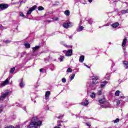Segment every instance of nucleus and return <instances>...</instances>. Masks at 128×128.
I'll return each instance as SVG.
<instances>
[{"label":"nucleus","instance_id":"nucleus-36","mask_svg":"<svg viewBox=\"0 0 128 128\" xmlns=\"http://www.w3.org/2000/svg\"><path fill=\"white\" fill-rule=\"evenodd\" d=\"M118 122H120V119L118 118H117L116 120H114V124H117Z\"/></svg>","mask_w":128,"mask_h":128},{"label":"nucleus","instance_id":"nucleus-22","mask_svg":"<svg viewBox=\"0 0 128 128\" xmlns=\"http://www.w3.org/2000/svg\"><path fill=\"white\" fill-rule=\"evenodd\" d=\"M24 82L22 79L20 82V88H24Z\"/></svg>","mask_w":128,"mask_h":128},{"label":"nucleus","instance_id":"nucleus-20","mask_svg":"<svg viewBox=\"0 0 128 128\" xmlns=\"http://www.w3.org/2000/svg\"><path fill=\"white\" fill-rule=\"evenodd\" d=\"M106 80H110V73H107L105 76Z\"/></svg>","mask_w":128,"mask_h":128},{"label":"nucleus","instance_id":"nucleus-37","mask_svg":"<svg viewBox=\"0 0 128 128\" xmlns=\"http://www.w3.org/2000/svg\"><path fill=\"white\" fill-rule=\"evenodd\" d=\"M4 110V106H0V114Z\"/></svg>","mask_w":128,"mask_h":128},{"label":"nucleus","instance_id":"nucleus-19","mask_svg":"<svg viewBox=\"0 0 128 128\" xmlns=\"http://www.w3.org/2000/svg\"><path fill=\"white\" fill-rule=\"evenodd\" d=\"M40 48V46H36L35 47H34L32 48L33 52H36V50H38V48Z\"/></svg>","mask_w":128,"mask_h":128},{"label":"nucleus","instance_id":"nucleus-62","mask_svg":"<svg viewBox=\"0 0 128 128\" xmlns=\"http://www.w3.org/2000/svg\"><path fill=\"white\" fill-rule=\"evenodd\" d=\"M35 98H36V96H35Z\"/></svg>","mask_w":128,"mask_h":128},{"label":"nucleus","instance_id":"nucleus-63","mask_svg":"<svg viewBox=\"0 0 128 128\" xmlns=\"http://www.w3.org/2000/svg\"><path fill=\"white\" fill-rule=\"evenodd\" d=\"M17 106H18V105H16Z\"/></svg>","mask_w":128,"mask_h":128},{"label":"nucleus","instance_id":"nucleus-41","mask_svg":"<svg viewBox=\"0 0 128 128\" xmlns=\"http://www.w3.org/2000/svg\"><path fill=\"white\" fill-rule=\"evenodd\" d=\"M4 42H6V44H10V40H6L4 41Z\"/></svg>","mask_w":128,"mask_h":128},{"label":"nucleus","instance_id":"nucleus-32","mask_svg":"<svg viewBox=\"0 0 128 128\" xmlns=\"http://www.w3.org/2000/svg\"><path fill=\"white\" fill-rule=\"evenodd\" d=\"M44 10V8L42 6L38 7V10Z\"/></svg>","mask_w":128,"mask_h":128},{"label":"nucleus","instance_id":"nucleus-33","mask_svg":"<svg viewBox=\"0 0 128 128\" xmlns=\"http://www.w3.org/2000/svg\"><path fill=\"white\" fill-rule=\"evenodd\" d=\"M20 16H21L22 18H24L26 16L24 14V13L22 12H20Z\"/></svg>","mask_w":128,"mask_h":128},{"label":"nucleus","instance_id":"nucleus-35","mask_svg":"<svg viewBox=\"0 0 128 128\" xmlns=\"http://www.w3.org/2000/svg\"><path fill=\"white\" fill-rule=\"evenodd\" d=\"M15 70H16V68H12L10 72V74H12V72H14Z\"/></svg>","mask_w":128,"mask_h":128},{"label":"nucleus","instance_id":"nucleus-42","mask_svg":"<svg viewBox=\"0 0 128 128\" xmlns=\"http://www.w3.org/2000/svg\"><path fill=\"white\" fill-rule=\"evenodd\" d=\"M84 64L85 66H86V68H90V66L86 65L85 63H84Z\"/></svg>","mask_w":128,"mask_h":128},{"label":"nucleus","instance_id":"nucleus-44","mask_svg":"<svg viewBox=\"0 0 128 128\" xmlns=\"http://www.w3.org/2000/svg\"><path fill=\"white\" fill-rule=\"evenodd\" d=\"M62 44H63V46H68L66 44H64V42H62Z\"/></svg>","mask_w":128,"mask_h":128},{"label":"nucleus","instance_id":"nucleus-34","mask_svg":"<svg viewBox=\"0 0 128 128\" xmlns=\"http://www.w3.org/2000/svg\"><path fill=\"white\" fill-rule=\"evenodd\" d=\"M66 72H72V68H68Z\"/></svg>","mask_w":128,"mask_h":128},{"label":"nucleus","instance_id":"nucleus-27","mask_svg":"<svg viewBox=\"0 0 128 128\" xmlns=\"http://www.w3.org/2000/svg\"><path fill=\"white\" fill-rule=\"evenodd\" d=\"M64 56H60V57L59 58V60H60V62H64Z\"/></svg>","mask_w":128,"mask_h":128},{"label":"nucleus","instance_id":"nucleus-40","mask_svg":"<svg viewBox=\"0 0 128 128\" xmlns=\"http://www.w3.org/2000/svg\"><path fill=\"white\" fill-rule=\"evenodd\" d=\"M59 20L58 18H53V20H54V22H56L57 20Z\"/></svg>","mask_w":128,"mask_h":128},{"label":"nucleus","instance_id":"nucleus-12","mask_svg":"<svg viewBox=\"0 0 128 128\" xmlns=\"http://www.w3.org/2000/svg\"><path fill=\"white\" fill-rule=\"evenodd\" d=\"M108 82L106 80H104L102 82V84L100 86V88H104L106 86V84H108Z\"/></svg>","mask_w":128,"mask_h":128},{"label":"nucleus","instance_id":"nucleus-57","mask_svg":"<svg viewBox=\"0 0 128 128\" xmlns=\"http://www.w3.org/2000/svg\"><path fill=\"white\" fill-rule=\"evenodd\" d=\"M36 100H34V104H36Z\"/></svg>","mask_w":128,"mask_h":128},{"label":"nucleus","instance_id":"nucleus-43","mask_svg":"<svg viewBox=\"0 0 128 128\" xmlns=\"http://www.w3.org/2000/svg\"><path fill=\"white\" fill-rule=\"evenodd\" d=\"M63 117H64V116H59L58 117V118L62 120V118Z\"/></svg>","mask_w":128,"mask_h":128},{"label":"nucleus","instance_id":"nucleus-47","mask_svg":"<svg viewBox=\"0 0 128 128\" xmlns=\"http://www.w3.org/2000/svg\"><path fill=\"white\" fill-rule=\"evenodd\" d=\"M80 118H84V120L85 118L88 119V117H86V116H84V117L81 116V117H80Z\"/></svg>","mask_w":128,"mask_h":128},{"label":"nucleus","instance_id":"nucleus-46","mask_svg":"<svg viewBox=\"0 0 128 128\" xmlns=\"http://www.w3.org/2000/svg\"><path fill=\"white\" fill-rule=\"evenodd\" d=\"M34 96H36V94H34L32 96H31L32 100L34 101Z\"/></svg>","mask_w":128,"mask_h":128},{"label":"nucleus","instance_id":"nucleus-31","mask_svg":"<svg viewBox=\"0 0 128 128\" xmlns=\"http://www.w3.org/2000/svg\"><path fill=\"white\" fill-rule=\"evenodd\" d=\"M60 122H62V121H60V120L58 121V126H57L58 128L62 126V124H60Z\"/></svg>","mask_w":128,"mask_h":128},{"label":"nucleus","instance_id":"nucleus-45","mask_svg":"<svg viewBox=\"0 0 128 128\" xmlns=\"http://www.w3.org/2000/svg\"><path fill=\"white\" fill-rule=\"evenodd\" d=\"M116 104H117L118 105L120 104V100H118L116 102Z\"/></svg>","mask_w":128,"mask_h":128},{"label":"nucleus","instance_id":"nucleus-60","mask_svg":"<svg viewBox=\"0 0 128 128\" xmlns=\"http://www.w3.org/2000/svg\"><path fill=\"white\" fill-rule=\"evenodd\" d=\"M22 2H24L22 1V2H20V4H22Z\"/></svg>","mask_w":128,"mask_h":128},{"label":"nucleus","instance_id":"nucleus-59","mask_svg":"<svg viewBox=\"0 0 128 128\" xmlns=\"http://www.w3.org/2000/svg\"><path fill=\"white\" fill-rule=\"evenodd\" d=\"M16 30H18V26H16Z\"/></svg>","mask_w":128,"mask_h":128},{"label":"nucleus","instance_id":"nucleus-55","mask_svg":"<svg viewBox=\"0 0 128 128\" xmlns=\"http://www.w3.org/2000/svg\"><path fill=\"white\" fill-rule=\"evenodd\" d=\"M26 122H28V120L26 121L25 122H24V124H26Z\"/></svg>","mask_w":128,"mask_h":128},{"label":"nucleus","instance_id":"nucleus-29","mask_svg":"<svg viewBox=\"0 0 128 128\" xmlns=\"http://www.w3.org/2000/svg\"><path fill=\"white\" fill-rule=\"evenodd\" d=\"M88 22L89 24H92V22H94V21L92 20V18H90L88 20Z\"/></svg>","mask_w":128,"mask_h":128},{"label":"nucleus","instance_id":"nucleus-48","mask_svg":"<svg viewBox=\"0 0 128 128\" xmlns=\"http://www.w3.org/2000/svg\"><path fill=\"white\" fill-rule=\"evenodd\" d=\"M86 126H89V127L90 126V124L88 123H86Z\"/></svg>","mask_w":128,"mask_h":128},{"label":"nucleus","instance_id":"nucleus-9","mask_svg":"<svg viewBox=\"0 0 128 128\" xmlns=\"http://www.w3.org/2000/svg\"><path fill=\"white\" fill-rule=\"evenodd\" d=\"M82 21H80L79 24H78V27L77 28L76 30L78 32H82L84 28V26H82Z\"/></svg>","mask_w":128,"mask_h":128},{"label":"nucleus","instance_id":"nucleus-30","mask_svg":"<svg viewBox=\"0 0 128 128\" xmlns=\"http://www.w3.org/2000/svg\"><path fill=\"white\" fill-rule=\"evenodd\" d=\"M64 14H66L67 16H70V10H66L64 12Z\"/></svg>","mask_w":128,"mask_h":128},{"label":"nucleus","instance_id":"nucleus-49","mask_svg":"<svg viewBox=\"0 0 128 128\" xmlns=\"http://www.w3.org/2000/svg\"><path fill=\"white\" fill-rule=\"evenodd\" d=\"M68 38L70 40L71 38H72V36H68Z\"/></svg>","mask_w":128,"mask_h":128},{"label":"nucleus","instance_id":"nucleus-4","mask_svg":"<svg viewBox=\"0 0 128 128\" xmlns=\"http://www.w3.org/2000/svg\"><path fill=\"white\" fill-rule=\"evenodd\" d=\"M62 26L64 28H71V26H74V23L71 22H64Z\"/></svg>","mask_w":128,"mask_h":128},{"label":"nucleus","instance_id":"nucleus-25","mask_svg":"<svg viewBox=\"0 0 128 128\" xmlns=\"http://www.w3.org/2000/svg\"><path fill=\"white\" fill-rule=\"evenodd\" d=\"M120 90H116V91L115 92V96H120Z\"/></svg>","mask_w":128,"mask_h":128},{"label":"nucleus","instance_id":"nucleus-38","mask_svg":"<svg viewBox=\"0 0 128 128\" xmlns=\"http://www.w3.org/2000/svg\"><path fill=\"white\" fill-rule=\"evenodd\" d=\"M62 82H64V84L66 82V78H62Z\"/></svg>","mask_w":128,"mask_h":128},{"label":"nucleus","instance_id":"nucleus-39","mask_svg":"<svg viewBox=\"0 0 128 128\" xmlns=\"http://www.w3.org/2000/svg\"><path fill=\"white\" fill-rule=\"evenodd\" d=\"M110 4H114V2H118V0H116L114 1V0H112L110 1Z\"/></svg>","mask_w":128,"mask_h":128},{"label":"nucleus","instance_id":"nucleus-61","mask_svg":"<svg viewBox=\"0 0 128 128\" xmlns=\"http://www.w3.org/2000/svg\"><path fill=\"white\" fill-rule=\"evenodd\" d=\"M18 4V3L16 2V3H14V4Z\"/></svg>","mask_w":128,"mask_h":128},{"label":"nucleus","instance_id":"nucleus-2","mask_svg":"<svg viewBox=\"0 0 128 128\" xmlns=\"http://www.w3.org/2000/svg\"><path fill=\"white\" fill-rule=\"evenodd\" d=\"M98 82V76H94L92 78V82L90 84L88 83L87 84V88H90L92 90H94Z\"/></svg>","mask_w":128,"mask_h":128},{"label":"nucleus","instance_id":"nucleus-14","mask_svg":"<svg viewBox=\"0 0 128 128\" xmlns=\"http://www.w3.org/2000/svg\"><path fill=\"white\" fill-rule=\"evenodd\" d=\"M123 64H124V68L126 70H128V61H124Z\"/></svg>","mask_w":128,"mask_h":128},{"label":"nucleus","instance_id":"nucleus-51","mask_svg":"<svg viewBox=\"0 0 128 128\" xmlns=\"http://www.w3.org/2000/svg\"><path fill=\"white\" fill-rule=\"evenodd\" d=\"M23 110H25V112H26V106H24V107H23Z\"/></svg>","mask_w":128,"mask_h":128},{"label":"nucleus","instance_id":"nucleus-28","mask_svg":"<svg viewBox=\"0 0 128 128\" xmlns=\"http://www.w3.org/2000/svg\"><path fill=\"white\" fill-rule=\"evenodd\" d=\"M74 76H76V74H72V75L70 77V82H72V80L74 78Z\"/></svg>","mask_w":128,"mask_h":128},{"label":"nucleus","instance_id":"nucleus-18","mask_svg":"<svg viewBox=\"0 0 128 128\" xmlns=\"http://www.w3.org/2000/svg\"><path fill=\"white\" fill-rule=\"evenodd\" d=\"M120 26V24H118V22H116L114 24H113L112 25V28H118V26Z\"/></svg>","mask_w":128,"mask_h":128},{"label":"nucleus","instance_id":"nucleus-52","mask_svg":"<svg viewBox=\"0 0 128 128\" xmlns=\"http://www.w3.org/2000/svg\"><path fill=\"white\" fill-rule=\"evenodd\" d=\"M43 70H44V69H42V68H40V72H42Z\"/></svg>","mask_w":128,"mask_h":128},{"label":"nucleus","instance_id":"nucleus-24","mask_svg":"<svg viewBox=\"0 0 128 128\" xmlns=\"http://www.w3.org/2000/svg\"><path fill=\"white\" fill-rule=\"evenodd\" d=\"M25 48H30V44H28V43H26L24 44Z\"/></svg>","mask_w":128,"mask_h":128},{"label":"nucleus","instance_id":"nucleus-56","mask_svg":"<svg viewBox=\"0 0 128 128\" xmlns=\"http://www.w3.org/2000/svg\"><path fill=\"white\" fill-rule=\"evenodd\" d=\"M54 128H60L58 127V126H55Z\"/></svg>","mask_w":128,"mask_h":128},{"label":"nucleus","instance_id":"nucleus-64","mask_svg":"<svg viewBox=\"0 0 128 128\" xmlns=\"http://www.w3.org/2000/svg\"><path fill=\"white\" fill-rule=\"evenodd\" d=\"M120 98H122V96H120Z\"/></svg>","mask_w":128,"mask_h":128},{"label":"nucleus","instance_id":"nucleus-50","mask_svg":"<svg viewBox=\"0 0 128 128\" xmlns=\"http://www.w3.org/2000/svg\"><path fill=\"white\" fill-rule=\"evenodd\" d=\"M45 108V110H48V106H46V108Z\"/></svg>","mask_w":128,"mask_h":128},{"label":"nucleus","instance_id":"nucleus-10","mask_svg":"<svg viewBox=\"0 0 128 128\" xmlns=\"http://www.w3.org/2000/svg\"><path fill=\"white\" fill-rule=\"evenodd\" d=\"M36 8V6H34L32 8H30V10L27 12V15L30 14L32 12H34Z\"/></svg>","mask_w":128,"mask_h":128},{"label":"nucleus","instance_id":"nucleus-17","mask_svg":"<svg viewBox=\"0 0 128 128\" xmlns=\"http://www.w3.org/2000/svg\"><path fill=\"white\" fill-rule=\"evenodd\" d=\"M128 40L126 39V38H124L123 40L122 41V46H126V42H127Z\"/></svg>","mask_w":128,"mask_h":128},{"label":"nucleus","instance_id":"nucleus-15","mask_svg":"<svg viewBox=\"0 0 128 128\" xmlns=\"http://www.w3.org/2000/svg\"><path fill=\"white\" fill-rule=\"evenodd\" d=\"M82 106H88V100H85L84 102H81Z\"/></svg>","mask_w":128,"mask_h":128},{"label":"nucleus","instance_id":"nucleus-13","mask_svg":"<svg viewBox=\"0 0 128 128\" xmlns=\"http://www.w3.org/2000/svg\"><path fill=\"white\" fill-rule=\"evenodd\" d=\"M4 128H20V125H17L16 126H6L4 127Z\"/></svg>","mask_w":128,"mask_h":128},{"label":"nucleus","instance_id":"nucleus-54","mask_svg":"<svg viewBox=\"0 0 128 128\" xmlns=\"http://www.w3.org/2000/svg\"><path fill=\"white\" fill-rule=\"evenodd\" d=\"M88 2H92V0H88Z\"/></svg>","mask_w":128,"mask_h":128},{"label":"nucleus","instance_id":"nucleus-5","mask_svg":"<svg viewBox=\"0 0 128 128\" xmlns=\"http://www.w3.org/2000/svg\"><path fill=\"white\" fill-rule=\"evenodd\" d=\"M10 94V92H6L4 94H3L1 96H0V102H4V100L8 96V94Z\"/></svg>","mask_w":128,"mask_h":128},{"label":"nucleus","instance_id":"nucleus-8","mask_svg":"<svg viewBox=\"0 0 128 128\" xmlns=\"http://www.w3.org/2000/svg\"><path fill=\"white\" fill-rule=\"evenodd\" d=\"M8 8V4H0V12L1 10H4Z\"/></svg>","mask_w":128,"mask_h":128},{"label":"nucleus","instance_id":"nucleus-53","mask_svg":"<svg viewBox=\"0 0 128 128\" xmlns=\"http://www.w3.org/2000/svg\"><path fill=\"white\" fill-rule=\"evenodd\" d=\"M46 22H51L52 20H46Z\"/></svg>","mask_w":128,"mask_h":128},{"label":"nucleus","instance_id":"nucleus-3","mask_svg":"<svg viewBox=\"0 0 128 128\" xmlns=\"http://www.w3.org/2000/svg\"><path fill=\"white\" fill-rule=\"evenodd\" d=\"M98 102L100 104L102 108H110V104L106 100V98H100L98 100Z\"/></svg>","mask_w":128,"mask_h":128},{"label":"nucleus","instance_id":"nucleus-7","mask_svg":"<svg viewBox=\"0 0 128 128\" xmlns=\"http://www.w3.org/2000/svg\"><path fill=\"white\" fill-rule=\"evenodd\" d=\"M10 78H7L3 82L1 83L2 86H8V84H10Z\"/></svg>","mask_w":128,"mask_h":128},{"label":"nucleus","instance_id":"nucleus-21","mask_svg":"<svg viewBox=\"0 0 128 128\" xmlns=\"http://www.w3.org/2000/svg\"><path fill=\"white\" fill-rule=\"evenodd\" d=\"M122 14H128V9L126 10H121Z\"/></svg>","mask_w":128,"mask_h":128},{"label":"nucleus","instance_id":"nucleus-6","mask_svg":"<svg viewBox=\"0 0 128 128\" xmlns=\"http://www.w3.org/2000/svg\"><path fill=\"white\" fill-rule=\"evenodd\" d=\"M66 52L65 56H71L72 55V50L70 49L64 51V52Z\"/></svg>","mask_w":128,"mask_h":128},{"label":"nucleus","instance_id":"nucleus-16","mask_svg":"<svg viewBox=\"0 0 128 128\" xmlns=\"http://www.w3.org/2000/svg\"><path fill=\"white\" fill-rule=\"evenodd\" d=\"M84 56L82 55L80 57L79 62H84Z\"/></svg>","mask_w":128,"mask_h":128},{"label":"nucleus","instance_id":"nucleus-23","mask_svg":"<svg viewBox=\"0 0 128 128\" xmlns=\"http://www.w3.org/2000/svg\"><path fill=\"white\" fill-rule=\"evenodd\" d=\"M97 94L98 96H102V89L98 90L97 92Z\"/></svg>","mask_w":128,"mask_h":128},{"label":"nucleus","instance_id":"nucleus-1","mask_svg":"<svg viewBox=\"0 0 128 128\" xmlns=\"http://www.w3.org/2000/svg\"><path fill=\"white\" fill-rule=\"evenodd\" d=\"M42 122L38 118V117H33L30 124L26 126V128H40Z\"/></svg>","mask_w":128,"mask_h":128},{"label":"nucleus","instance_id":"nucleus-11","mask_svg":"<svg viewBox=\"0 0 128 128\" xmlns=\"http://www.w3.org/2000/svg\"><path fill=\"white\" fill-rule=\"evenodd\" d=\"M50 92L47 91L45 94V100H48V98H50Z\"/></svg>","mask_w":128,"mask_h":128},{"label":"nucleus","instance_id":"nucleus-26","mask_svg":"<svg viewBox=\"0 0 128 128\" xmlns=\"http://www.w3.org/2000/svg\"><path fill=\"white\" fill-rule=\"evenodd\" d=\"M90 97L92 98H96V94L94 92H92L90 94Z\"/></svg>","mask_w":128,"mask_h":128},{"label":"nucleus","instance_id":"nucleus-58","mask_svg":"<svg viewBox=\"0 0 128 128\" xmlns=\"http://www.w3.org/2000/svg\"><path fill=\"white\" fill-rule=\"evenodd\" d=\"M68 36H68V35H66V38H68Z\"/></svg>","mask_w":128,"mask_h":128}]
</instances>
